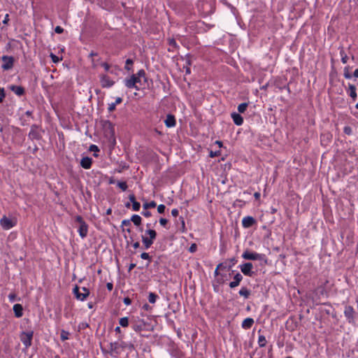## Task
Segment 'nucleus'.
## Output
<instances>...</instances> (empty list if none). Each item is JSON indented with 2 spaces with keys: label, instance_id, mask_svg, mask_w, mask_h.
I'll list each match as a JSON object with an SVG mask.
<instances>
[{
  "label": "nucleus",
  "instance_id": "nucleus-1",
  "mask_svg": "<svg viewBox=\"0 0 358 358\" xmlns=\"http://www.w3.org/2000/svg\"><path fill=\"white\" fill-rule=\"evenodd\" d=\"M146 82L145 73L144 70H140L136 74L132 75L129 78L124 80V85L128 88L139 90Z\"/></svg>",
  "mask_w": 358,
  "mask_h": 358
},
{
  "label": "nucleus",
  "instance_id": "nucleus-2",
  "mask_svg": "<svg viewBox=\"0 0 358 358\" xmlns=\"http://www.w3.org/2000/svg\"><path fill=\"white\" fill-rule=\"evenodd\" d=\"M157 233L153 229H148L145 231V235L142 236V242L145 249H148L153 244L156 238Z\"/></svg>",
  "mask_w": 358,
  "mask_h": 358
},
{
  "label": "nucleus",
  "instance_id": "nucleus-3",
  "mask_svg": "<svg viewBox=\"0 0 358 358\" xmlns=\"http://www.w3.org/2000/svg\"><path fill=\"white\" fill-rule=\"evenodd\" d=\"M17 224L15 217H8L3 215L0 220V225L4 230H9Z\"/></svg>",
  "mask_w": 358,
  "mask_h": 358
},
{
  "label": "nucleus",
  "instance_id": "nucleus-4",
  "mask_svg": "<svg viewBox=\"0 0 358 358\" xmlns=\"http://www.w3.org/2000/svg\"><path fill=\"white\" fill-rule=\"evenodd\" d=\"M76 220L80 224L78 231L82 238H85L88 233V225L80 216H77Z\"/></svg>",
  "mask_w": 358,
  "mask_h": 358
},
{
  "label": "nucleus",
  "instance_id": "nucleus-5",
  "mask_svg": "<svg viewBox=\"0 0 358 358\" xmlns=\"http://www.w3.org/2000/svg\"><path fill=\"white\" fill-rule=\"evenodd\" d=\"M33 335L34 332L32 331H23L20 334V341H22L26 349H27L31 345Z\"/></svg>",
  "mask_w": 358,
  "mask_h": 358
},
{
  "label": "nucleus",
  "instance_id": "nucleus-6",
  "mask_svg": "<svg viewBox=\"0 0 358 358\" xmlns=\"http://www.w3.org/2000/svg\"><path fill=\"white\" fill-rule=\"evenodd\" d=\"M242 257L244 259L248 260H259L262 261L264 259L265 255L262 254H259L255 252H250L249 250H245L242 254Z\"/></svg>",
  "mask_w": 358,
  "mask_h": 358
},
{
  "label": "nucleus",
  "instance_id": "nucleus-7",
  "mask_svg": "<svg viewBox=\"0 0 358 358\" xmlns=\"http://www.w3.org/2000/svg\"><path fill=\"white\" fill-rule=\"evenodd\" d=\"M82 291H83V292H79V288L78 286H76L73 288V293H74L76 299L80 301H83L90 295V291L88 289H87L86 287H82Z\"/></svg>",
  "mask_w": 358,
  "mask_h": 358
},
{
  "label": "nucleus",
  "instance_id": "nucleus-8",
  "mask_svg": "<svg viewBox=\"0 0 358 358\" xmlns=\"http://www.w3.org/2000/svg\"><path fill=\"white\" fill-rule=\"evenodd\" d=\"M241 272L246 276L252 277L254 275L252 271L253 265L250 262L244 263L239 265Z\"/></svg>",
  "mask_w": 358,
  "mask_h": 358
},
{
  "label": "nucleus",
  "instance_id": "nucleus-9",
  "mask_svg": "<svg viewBox=\"0 0 358 358\" xmlns=\"http://www.w3.org/2000/svg\"><path fill=\"white\" fill-rule=\"evenodd\" d=\"M1 59L3 61L1 67L3 70L7 71L13 68L14 63V58L13 57L3 55Z\"/></svg>",
  "mask_w": 358,
  "mask_h": 358
},
{
  "label": "nucleus",
  "instance_id": "nucleus-10",
  "mask_svg": "<svg viewBox=\"0 0 358 358\" xmlns=\"http://www.w3.org/2000/svg\"><path fill=\"white\" fill-rule=\"evenodd\" d=\"M256 223L255 219L252 216H245L242 219V226L243 227L247 229Z\"/></svg>",
  "mask_w": 358,
  "mask_h": 358
},
{
  "label": "nucleus",
  "instance_id": "nucleus-11",
  "mask_svg": "<svg viewBox=\"0 0 358 358\" xmlns=\"http://www.w3.org/2000/svg\"><path fill=\"white\" fill-rule=\"evenodd\" d=\"M100 82L103 87H110L114 85V81L106 75L100 76Z\"/></svg>",
  "mask_w": 358,
  "mask_h": 358
},
{
  "label": "nucleus",
  "instance_id": "nucleus-12",
  "mask_svg": "<svg viewBox=\"0 0 358 358\" xmlns=\"http://www.w3.org/2000/svg\"><path fill=\"white\" fill-rule=\"evenodd\" d=\"M344 315L349 322H352L354 320V310L351 306H347L344 310Z\"/></svg>",
  "mask_w": 358,
  "mask_h": 358
},
{
  "label": "nucleus",
  "instance_id": "nucleus-13",
  "mask_svg": "<svg viewBox=\"0 0 358 358\" xmlns=\"http://www.w3.org/2000/svg\"><path fill=\"white\" fill-rule=\"evenodd\" d=\"M29 136L32 139H38L41 137L40 130L37 126L31 127Z\"/></svg>",
  "mask_w": 358,
  "mask_h": 358
},
{
  "label": "nucleus",
  "instance_id": "nucleus-14",
  "mask_svg": "<svg viewBox=\"0 0 358 358\" xmlns=\"http://www.w3.org/2000/svg\"><path fill=\"white\" fill-rule=\"evenodd\" d=\"M164 124L167 127H173L176 126V119L173 115L169 114L164 120Z\"/></svg>",
  "mask_w": 358,
  "mask_h": 358
},
{
  "label": "nucleus",
  "instance_id": "nucleus-15",
  "mask_svg": "<svg viewBox=\"0 0 358 358\" xmlns=\"http://www.w3.org/2000/svg\"><path fill=\"white\" fill-rule=\"evenodd\" d=\"M92 163V159L88 157H83L80 161V166L85 169H90Z\"/></svg>",
  "mask_w": 358,
  "mask_h": 358
},
{
  "label": "nucleus",
  "instance_id": "nucleus-16",
  "mask_svg": "<svg viewBox=\"0 0 358 358\" xmlns=\"http://www.w3.org/2000/svg\"><path fill=\"white\" fill-rule=\"evenodd\" d=\"M231 118L235 124H236L238 126H241L243 124V118L242 117V116L240 114L236 113H232L231 114Z\"/></svg>",
  "mask_w": 358,
  "mask_h": 358
},
{
  "label": "nucleus",
  "instance_id": "nucleus-17",
  "mask_svg": "<svg viewBox=\"0 0 358 358\" xmlns=\"http://www.w3.org/2000/svg\"><path fill=\"white\" fill-rule=\"evenodd\" d=\"M243 279V276L240 273H236L234 277V280L229 283L231 288L237 287Z\"/></svg>",
  "mask_w": 358,
  "mask_h": 358
},
{
  "label": "nucleus",
  "instance_id": "nucleus-18",
  "mask_svg": "<svg viewBox=\"0 0 358 358\" xmlns=\"http://www.w3.org/2000/svg\"><path fill=\"white\" fill-rule=\"evenodd\" d=\"M254 322H255L252 318L247 317L243 321V322L241 324V327L244 329H249L252 327Z\"/></svg>",
  "mask_w": 358,
  "mask_h": 358
},
{
  "label": "nucleus",
  "instance_id": "nucleus-19",
  "mask_svg": "<svg viewBox=\"0 0 358 358\" xmlns=\"http://www.w3.org/2000/svg\"><path fill=\"white\" fill-rule=\"evenodd\" d=\"M129 199L130 201L132 203V209L134 211H138L141 208V204L139 202L136 201V198L134 194H130L129 196Z\"/></svg>",
  "mask_w": 358,
  "mask_h": 358
},
{
  "label": "nucleus",
  "instance_id": "nucleus-20",
  "mask_svg": "<svg viewBox=\"0 0 358 358\" xmlns=\"http://www.w3.org/2000/svg\"><path fill=\"white\" fill-rule=\"evenodd\" d=\"M13 311L16 317H21L23 315V308L21 304L16 303L13 306Z\"/></svg>",
  "mask_w": 358,
  "mask_h": 358
},
{
  "label": "nucleus",
  "instance_id": "nucleus-21",
  "mask_svg": "<svg viewBox=\"0 0 358 358\" xmlns=\"http://www.w3.org/2000/svg\"><path fill=\"white\" fill-rule=\"evenodd\" d=\"M348 93L353 100H355L357 99V95L356 92V87L355 85L351 84L349 85Z\"/></svg>",
  "mask_w": 358,
  "mask_h": 358
},
{
  "label": "nucleus",
  "instance_id": "nucleus-22",
  "mask_svg": "<svg viewBox=\"0 0 358 358\" xmlns=\"http://www.w3.org/2000/svg\"><path fill=\"white\" fill-rule=\"evenodd\" d=\"M10 88L15 94L18 96L22 95L24 92V89L20 86L12 85Z\"/></svg>",
  "mask_w": 358,
  "mask_h": 358
},
{
  "label": "nucleus",
  "instance_id": "nucleus-23",
  "mask_svg": "<svg viewBox=\"0 0 358 358\" xmlns=\"http://www.w3.org/2000/svg\"><path fill=\"white\" fill-rule=\"evenodd\" d=\"M122 101V98L117 97L114 103L108 104V110L110 112L113 111L115 109L116 105L120 103Z\"/></svg>",
  "mask_w": 358,
  "mask_h": 358
},
{
  "label": "nucleus",
  "instance_id": "nucleus-24",
  "mask_svg": "<svg viewBox=\"0 0 358 358\" xmlns=\"http://www.w3.org/2000/svg\"><path fill=\"white\" fill-rule=\"evenodd\" d=\"M131 220L136 226H139L141 224V217L138 215H134L131 217Z\"/></svg>",
  "mask_w": 358,
  "mask_h": 358
},
{
  "label": "nucleus",
  "instance_id": "nucleus-25",
  "mask_svg": "<svg viewBox=\"0 0 358 358\" xmlns=\"http://www.w3.org/2000/svg\"><path fill=\"white\" fill-rule=\"evenodd\" d=\"M239 294L244 298L248 299L250 294V292L246 287H242L239 291Z\"/></svg>",
  "mask_w": 358,
  "mask_h": 358
},
{
  "label": "nucleus",
  "instance_id": "nucleus-26",
  "mask_svg": "<svg viewBox=\"0 0 358 358\" xmlns=\"http://www.w3.org/2000/svg\"><path fill=\"white\" fill-rule=\"evenodd\" d=\"M258 344L260 347H264L266 344V340L264 336L260 335L258 337Z\"/></svg>",
  "mask_w": 358,
  "mask_h": 358
},
{
  "label": "nucleus",
  "instance_id": "nucleus-27",
  "mask_svg": "<svg viewBox=\"0 0 358 358\" xmlns=\"http://www.w3.org/2000/svg\"><path fill=\"white\" fill-rule=\"evenodd\" d=\"M158 298V296L153 292H150L148 296V301L150 303H155Z\"/></svg>",
  "mask_w": 358,
  "mask_h": 358
},
{
  "label": "nucleus",
  "instance_id": "nucleus-28",
  "mask_svg": "<svg viewBox=\"0 0 358 358\" xmlns=\"http://www.w3.org/2000/svg\"><path fill=\"white\" fill-rule=\"evenodd\" d=\"M119 322L122 327H127L129 325V319L127 317H122L120 319Z\"/></svg>",
  "mask_w": 358,
  "mask_h": 358
},
{
  "label": "nucleus",
  "instance_id": "nucleus-29",
  "mask_svg": "<svg viewBox=\"0 0 358 358\" xmlns=\"http://www.w3.org/2000/svg\"><path fill=\"white\" fill-rule=\"evenodd\" d=\"M248 103H243L238 105V110L239 113H244L247 108H248Z\"/></svg>",
  "mask_w": 358,
  "mask_h": 358
},
{
  "label": "nucleus",
  "instance_id": "nucleus-30",
  "mask_svg": "<svg viewBox=\"0 0 358 358\" xmlns=\"http://www.w3.org/2000/svg\"><path fill=\"white\" fill-rule=\"evenodd\" d=\"M69 333L67 331L62 330L60 333V338L62 341L69 339Z\"/></svg>",
  "mask_w": 358,
  "mask_h": 358
},
{
  "label": "nucleus",
  "instance_id": "nucleus-31",
  "mask_svg": "<svg viewBox=\"0 0 358 358\" xmlns=\"http://www.w3.org/2000/svg\"><path fill=\"white\" fill-rule=\"evenodd\" d=\"M156 203L155 201H152L149 203H145L143 205V207L144 209H148V208H155L156 206Z\"/></svg>",
  "mask_w": 358,
  "mask_h": 358
},
{
  "label": "nucleus",
  "instance_id": "nucleus-32",
  "mask_svg": "<svg viewBox=\"0 0 358 358\" xmlns=\"http://www.w3.org/2000/svg\"><path fill=\"white\" fill-rule=\"evenodd\" d=\"M117 185L122 190L125 191L127 189V185L126 182H117Z\"/></svg>",
  "mask_w": 358,
  "mask_h": 358
},
{
  "label": "nucleus",
  "instance_id": "nucleus-33",
  "mask_svg": "<svg viewBox=\"0 0 358 358\" xmlns=\"http://www.w3.org/2000/svg\"><path fill=\"white\" fill-rule=\"evenodd\" d=\"M134 62L131 59H127L126 60V65H125V69L127 70V71H129L130 70V66H131L133 64Z\"/></svg>",
  "mask_w": 358,
  "mask_h": 358
},
{
  "label": "nucleus",
  "instance_id": "nucleus-34",
  "mask_svg": "<svg viewBox=\"0 0 358 358\" xmlns=\"http://www.w3.org/2000/svg\"><path fill=\"white\" fill-rule=\"evenodd\" d=\"M341 61L343 64L347 63L348 57V56L344 53L343 51H341Z\"/></svg>",
  "mask_w": 358,
  "mask_h": 358
},
{
  "label": "nucleus",
  "instance_id": "nucleus-35",
  "mask_svg": "<svg viewBox=\"0 0 358 358\" xmlns=\"http://www.w3.org/2000/svg\"><path fill=\"white\" fill-rule=\"evenodd\" d=\"M344 76L347 79H350V78H352V75L349 72V70H348V69L347 67H345V69H344Z\"/></svg>",
  "mask_w": 358,
  "mask_h": 358
},
{
  "label": "nucleus",
  "instance_id": "nucleus-36",
  "mask_svg": "<svg viewBox=\"0 0 358 358\" xmlns=\"http://www.w3.org/2000/svg\"><path fill=\"white\" fill-rule=\"evenodd\" d=\"M165 208H166V207L164 204H160L157 207V211L159 213H164Z\"/></svg>",
  "mask_w": 358,
  "mask_h": 358
},
{
  "label": "nucleus",
  "instance_id": "nucleus-37",
  "mask_svg": "<svg viewBox=\"0 0 358 358\" xmlns=\"http://www.w3.org/2000/svg\"><path fill=\"white\" fill-rule=\"evenodd\" d=\"M50 57L54 63H57L59 62V58L52 53L50 54Z\"/></svg>",
  "mask_w": 358,
  "mask_h": 358
},
{
  "label": "nucleus",
  "instance_id": "nucleus-38",
  "mask_svg": "<svg viewBox=\"0 0 358 358\" xmlns=\"http://www.w3.org/2000/svg\"><path fill=\"white\" fill-rule=\"evenodd\" d=\"M223 267V265L222 264H219L217 266V268H215V272H214V274L215 276H218L220 275V273H219V269L222 268Z\"/></svg>",
  "mask_w": 358,
  "mask_h": 358
},
{
  "label": "nucleus",
  "instance_id": "nucleus-39",
  "mask_svg": "<svg viewBox=\"0 0 358 358\" xmlns=\"http://www.w3.org/2000/svg\"><path fill=\"white\" fill-rule=\"evenodd\" d=\"M4 97H5L4 90L3 88L0 87V103L2 102Z\"/></svg>",
  "mask_w": 358,
  "mask_h": 358
},
{
  "label": "nucleus",
  "instance_id": "nucleus-40",
  "mask_svg": "<svg viewBox=\"0 0 358 358\" xmlns=\"http://www.w3.org/2000/svg\"><path fill=\"white\" fill-rule=\"evenodd\" d=\"M167 222H168V220L165 218L159 219V224L163 227H165L166 225Z\"/></svg>",
  "mask_w": 358,
  "mask_h": 358
},
{
  "label": "nucleus",
  "instance_id": "nucleus-41",
  "mask_svg": "<svg viewBox=\"0 0 358 358\" xmlns=\"http://www.w3.org/2000/svg\"><path fill=\"white\" fill-rule=\"evenodd\" d=\"M141 257L143 259H148L150 260V255L147 252H143L141 255Z\"/></svg>",
  "mask_w": 358,
  "mask_h": 358
},
{
  "label": "nucleus",
  "instance_id": "nucleus-42",
  "mask_svg": "<svg viewBox=\"0 0 358 358\" xmlns=\"http://www.w3.org/2000/svg\"><path fill=\"white\" fill-rule=\"evenodd\" d=\"M55 31L57 34H62L64 31V29L60 26H57L55 29Z\"/></svg>",
  "mask_w": 358,
  "mask_h": 358
},
{
  "label": "nucleus",
  "instance_id": "nucleus-43",
  "mask_svg": "<svg viewBox=\"0 0 358 358\" xmlns=\"http://www.w3.org/2000/svg\"><path fill=\"white\" fill-rule=\"evenodd\" d=\"M133 329L135 331H141L143 329V327L141 325L136 324L133 327Z\"/></svg>",
  "mask_w": 358,
  "mask_h": 358
},
{
  "label": "nucleus",
  "instance_id": "nucleus-44",
  "mask_svg": "<svg viewBox=\"0 0 358 358\" xmlns=\"http://www.w3.org/2000/svg\"><path fill=\"white\" fill-rule=\"evenodd\" d=\"M16 295L15 294H10L8 295V299L10 302H13L15 300Z\"/></svg>",
  "mask_w": 358,
  "mask_h": 358
},
{
  "label": "nucleus",
  "instance_id": "nucleus-45",
  "mask_svg": "<svg viewBox=\"0 0 358 358\" xmlns=\"http://www.w3.org/2000/svg\"><path fill=\"white\" fill-rule=\"evenodd\" d=\"M179 214V211L178 209L176 208H174V209H172L171 210V215L173 216V217H177Z\"/></svg>",
  "mask_w": 358,
  "mask_h": 358
},
{
  "label": "nucleus",
  "instance_id": "nucleus-46",
  "mask_svg": "<svg viewBox=\"0 0 358 358\" xmlns=\"http://www.w3.org/2000/svg\"><path fill=\"white\" fill-rule=\"evenodd\" d=\"M123 301H124V303L127 306H129L131 303V299L128 297L124 298Z\"/></svg>",
  "mask_w": 358,
  "mask_h": 358
},
{
  "label": "nucleus",
  "instance_id": "nucleus-47",
  "mask_svg": "<svg viewBox=\"0 0 358 358\" xmlns=\"http://www.w3.org/2000/svg\"><path fill=\"white\" fill-rule=\"evenodd\" d=\"M344 132L348 135H350L352 132V129L350 127H345L344 128Z\"/></svg>",
  "mask_w": 358,
  "mask_h": 358
},
{
  "label": "nucleus",
  "instance_id": "nucleus-48",
  "mask_svg": "<svg viewBox=\"0 0 358 358\" xmlns=\"http://www.w3.org/2000/svg\"><path fill=\"white\" fill-rule=\"evenodd\" d=\"M101 66H103L106 71L110 69V66L106 62L101 63Z\"/></svg>",
  "mask_w": 358,
  "mask_h": 358
},
{
  "label": "nucleus",
  "instance_id": "nucleus-49",
  "mask_svg": "<svg viewBox=\"0 0 358 358\" xmlns=\"http://www.w3.org/2000/svg\"><path fill=\"white\" fill-rule=\"evenodd\" d=\"M196 245L195 244H192L190 248H189V251L191 252H194L196 251Z\"/></svg>",
  "mask_w": 358,
  "mask_h": 358
},
{
  "label": "nucleus",
  "instance_id": "nucleus-50",
  "mask_svg": "<svg viewBox=\"0 0 358 358\" xmlns=\"http://www.w3.org/2000/svg\"><path fill=\"white\" fill-rule=\"evenodd\" d=\"M142 214H143L145 217H148L151 216V213H150V211H148V210L143 211V212L142 213Z\"/></svg>",
  "mask_w": 358,
  "mask_h": 358
},
{
  "label": "nucleus",
  "instance_id": "nucleus-51",
  "mask_svg": "<svg viewBox=\"0 0 358 358\" xmlns=\"http://www.w3.org/2000/svg\"><path fill=\"white\" fill-rule=\"evenodd\" d=\"M220 155V152H213V151H211V152H210V157H214L217 156V155Z\"/></svg>",
  "mask_w": 358,
  "mask_h": 358
},
{
  "label": "nucleus",
  "instance_id": "nucleus-52",
  "mask_svg": "<svg viewBox=\"0 0 358 358\" xmlns=\"http://www.w3.org/2000/svg\"><path fill=\"white\" fill-rule=\"evenodd\" d=\"M169 44L171 45L175 46L176 45V41L173 39H171V40L169 41Z\"/></svg>",
  "mask_w": 358,
  "mask_h": 358
},
{
  "label": "nucleus",
  "instance_id": "nucleus-53",
  "mask_svg": "<svg viewBox=\"0 0 358 358\" xmlns=\"http://www.w3.org/2000/svg\"><path fill=\"white\" fill-rule=\"evenodd\" d=\"M139 246H140V243H139L138 242H136V243H134L133 244V247H134L135 249H136V248H139Z\"/></svg>",
  "mask_w": 358,
  "mask_h": 358
},
{
  "label": "nucleus",
  "instance_id": "nucleus-54",
  "mask_svg": "<svg viewBox=\"0 0 358 358\" xmlns=\"http://www.w3.org/2000/svg\"><path fill=\"white\" fill-rule=\"evenodd\" d=\"M8 21V15L6 14L4 20H3V23L6 24Z\"/></svg>",
  "mask_w": 358,
  "mask_h": 358
},
{
  "label": "nucleus",
  "instance_id": "nucleus-55",
  "mask_svg": "<svg viewBox=\"0 0 358 358\" xmlns=\"http://www.w3.org/2000/svg\"><path fill=\"white\" fill-rule=\"evenodd\" d=\"M353 76L355 78H358V69L354 71Z\"/></svg>",
  "mask_w": 358,
  "mask_h": 358
},
{
  "label": "nucleus",
  "instance_id": "nucleus-56",
  "mask_svg": "<svg viewBox=\"0 0 358 358\" xmlns=\"http://www.w3.org/2000/svg\"><path fill=\"white\" fill-rule=\"evenodd\" d=\"M143 308L144 310H148L150 309V306L148 305V304H145L143 306Z\"/></svg>",
  "mask_w": 358,
  "mask_h": 358
},
{
  "label": "nucleus",
  "instance_id": "nucleus-57",
  "mask_svg": "<svg viewBox=\"0 0 358 358\" xmlns=\"http://www.w3.org/2000/svg\"><path fill=\"white\" fill-rule=\"evenodd\" d=\"M254 196H255V199H259V197H260V193H259V192H255V194H254Z\"/></svg>",
  "mask_w": 358,
  "mask_h": 358
},
{
  "label": "nucleus",
  "instance_id": "nucleus-58",
  "mask_svg": "<svg viewBox=\"0 0 358 358\" xmlns=\"http://www.w3.org/2000/svg\"><path fill=\"white\" fill-rule=\"evenodd\" d=\"M107 287L109 290H111L113 289V285L111 283H108Z\"/></svg>",
  "mask_w": 358,
  "mask_h": 358
},
{
  "label": "nucleus",
  "instance_id": "nucleus-59",
  "mask_svg": "<svg viewBox=\"0 0 358 358\" xmlns=\"http://www.w3.org/2000/svg\"><path fill=\"white\" fill-rule=\"evenodd\" d=\"M215 143L217 144V145H219V147H222V143L221 141H217L215 142Z\"/></svg>",
  "mask_w": 358,
  "mask_h": 358
},
{
  "label": "nucleus",
  "instance_id": "nucleus-60",
  "mask_svg": "<svg viewBox=\"0 0 358 358\" xmlns=\"http://www.w3.org/2000/svg\"><path fill=\"white\" fill-rule=\"evenodd\" d=\"M115 332L117 333H120V328L119 327H117L115 329Z\"/></svg>",
  "mask_w": 358,
  "mask_h": 358
},
{
  "label": "nucleus",
  "instance_id": "nucleus-61",
  "mask_svg": "<svg viewBox=\"0 0 358 358\" xmlns=\"http://www.w3.org/2000/svg\"><path fill=\"white\" fill-rule=\"evenodd\" d=\"M186 73L187 74H189L190 73V69H189V67H187V69H186Z\"/></svg>",
  "mask_w": 358,
  "mask_h": 358
},
{
  "label": "nucleus",
  "instance_id": "nucleus-62",
  "mask_svg": "<svg viewBox=\"0 0 358 358\" xmlns=\"http://www.w3.org/2000/svg\"><path fill=\"white\" fill-rule=\"evenodd\" d=\"M114 182H115V180L113 178L110 179V180H109L110 184H113Z\"/></svg>",
  "mask_w": 358,
  "mask_h": 358
},
{
  "label": "nucleus",
  "instance_id": "nucleus-63",
  "mask_svg": "<svg viewBox=\"0 0 358 358\" xmlns=\"http://www.w3.org/2000/svg\"><path fill=\"white\" fill-rule=\"evenodd\" d=\"M96 150L97 149V147L96 145H92L91 146V150Z\"/></svg>",
  "mask_w": 358,
  "mask_h": 358
},
{
  "label": "nucleus",
  "instance_id": "nucleus-64",
  "mask_svg": "<svg viewBox=\"0 0 358 358\" xmlns=\"http://www.w3.org/2000/svg\"><path fill=\"white\" fill-rule=\"evenodd\" d=\"M135 266V264H131L129 266V270H131Z\"/></svg>",
  "mask_w": 358,
  "mask_h": 358
}]
</instances>
